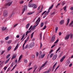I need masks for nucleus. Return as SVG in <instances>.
<instances>
[{
    "label": "nucleus",
    "instance_id": "7",
    "mask_svg": "<svg viewBox=\"0 0 73 73\" xmlns=\"http://www.w3.org/2000/svg\"><path fill=\"white\" fill-rule=\"evenodd\" d=\"M35 45V43L32 42L31 43L30 45V48H32V47H33Z\"/></svg>",
    "mask_w": 73,
    "mask_h": 73
},
{
    "label": "nucleus",
    "instance_id": "35",
    "mask_svg": "<svg viewBox=\"0 0 73 73\" xmlns=\"http://www.w3.org/2000/svg\"><path fill=\"white\" fill-rule=\"evenodd\" d=\"M47 62H46L42 66V67L44 66H45V65H46V64Z\"/></svg>",
    "mask_w": 73,
    "mask_h": 73
},
{
    "label": "nucleus",
    "instance_id": "12",
    "mask_svg": "<svg viewBox=\"0 0 73 73\" xmlns=\"http://www.w3.org/2000/svg\"><path fill=\"white\" fill-rule=\"evenodd\" d=\"M37 7V5L36 4H34L33 5V9H36Z\"/></svg>",
    "mask_w": 73,
    "mask_h": 73
},
{
    "label": "nucleus",
    "instance_id": "29",
    "mask_svg": "<svg viewBox=\"0 0 73 73\" xmlns=\"http://www.w3.org/2000/svg\"><path fill=\"white\" fill-rule=\"evenodd\" d=\"M11 55V54H8L6 57V58L7 59L9 57H10V56Z\"/></svg>",
    "mask_w": 73,
    "mask_h": 73
},
{
    "label": "nucleus",
    "instance_id": "46",
    "mask_svg": "<svg viewBox=\"0 0 73 73\" xmlns=\"http://www.w3.org/2000/svg\"><path fill=\"white\" fill-rule=\"evenodd\" d=\"M9 38V37L8 36H7V37L5 38V40H8Z\"/></svg>",
    "mask_w": 73,
    "mask_h": 73
},
{
    "label": "nucleus",
    "instance_id": "25",
    "mask_svg": "<svg viewBox=\"0 0 73 73\" xmlns=\"http://www.w3.org/2000/svg\"><path fill=\"white\" fill-rule=\"evenodd\" d=\"M58 27H56L55 29V33H57V30H58Z\"/></svg>",
    "mask_w": 73,
    "mask_h": 73
},
{
    "label": "nucleus",
    "instance_id": "3",
    "mask_svg": "<svg viewBox=\"0 0 73 73\" xmlns=\"http://www.w3.org/2000/svg\"><path fill=\"white\" fill-rule=\"evenodd\" d=\"M3 16L5 17H6V16H8V11L7 10H5L4 11L3 14Z\"/></svg>",
    "mask_w": 73,
    "mask_h": 73
},
{
    "label": "nucleus",
    "instance_id": "56",
    "mask_svg": "<svg viewBox=\"0 0 73 73\" xmlns=\"http://www.w3.org/2000/svg\"><path fill=\"white\" fill-rule=\"evenodd\" d=\"M35 55H33L32 56V58H35Z\"/></svg>",
    "mask_w": 73,
    "mask_h": 73
},
{
    "label": "nucleus",
    "instance_id": "52",
    "mask_svg": "<svg viewBox=\"0 0 73 73\" xmlns=\"http://www.w3.org/2000/svg\"><path fill=\"white\" fill-rule=\"evenodd\" d=\"M24 3V1H21L20 2V4H23Z\"/></svg>",
    "mask_w": 73,
    "mask_h": 73
},
{
    "label": "nucleus",
    "instance_id": "49",
    "mask_svg": "<svg viewBox=\"0 0 73 73\" xmlns=\"http://www.w3.org/2000/svg\"><path fill=\"white\" fill-rule=\"evenodd\" d=\"M32 68H33L31 67V68H29L28 69V71L30 70H31V69H32Z\"/></svg>",
    "mask_w": 73,
    "mask_h": 73
},
{
    "label": "nucleus",
    "instance_id": "14",
    "mask_svg": "<svg viewBox=\"0 0 73 73\" xmlns=\"http://www.w3.org/2000/svg\"><path fill=\"white\" fill-rule=\"evenodd\" d=\"M21 58H23V55H21L20 56L19 58V59L18 60L19 62H20V60H21Z\"/></svg>",
    "mask_w": 73,
    "mask_h": 73
},
{
    "label": "nucleus",
    "instance_id": "54",
    "mask_svg": "<svg viewBox=\"0 0 73 73\" xmlns=\"http://www.w3.org/2000/svg\"><path fill=\"white\" fill-rule=\"evenodd\" d=\"M42 43H40V48H42Z\"/></svg>",
    "mask_w": 73,
    "mask_h": 73
},
{
    "label": "nucleus",
    "instance_id": "63",
    "mask_svg": "<svg viewBox=\"0 0 73 73\" xmlns=\"http://www.w3.org/2000/svg\"><path fill=\"white\" fill-rule=\"evenodd\" d=\"M29 36L27 38L26 40H27V41H28V40H29Z\"/></svg>",
    "mask_w": 73,
    "mask_h": 73
},
{
    "label": "nucleus",
    "instance_id": "48",
    "mask_svg": "<svg viewBox=\"0 0 73 73\" xmlns=\"http://www.w3.org/2000/svg\"><path fill=\"white\" fill-rule=\"evenodd\" d=\"M17 25H18V24H17L14 25L13 26V27L15 28V27H16V26H17Z\"/></svg>",
    "mask_w": 73,
    "mask_h": 73
},
{
    "label": "nucleus",
    "instance_id": "10",
    "mask_svg": "<svg viewBox=\"0 0 73 73\" xmlns=\"http://www.w3.org/2000/svg\"><path fill=\"white\" fill-rule=\"evenodd\" d=\"M34 4L33 3H29V7H33V6Z\"/></svg>",
    "mask_w": 73,
    "mask_h": 73
},
{
    "label": "nucleus",
    "instance_id": "58",
    "mask_svg": "<svg viewBox=\"0 0 73 73\" xmlns=\"http://www.w3.org/2000/svg\"><path fill=\"white\" fill-rule=\"evenodd\" d=\"M17 66V65L16 64L15 65V66L13 67V69H15V68H16V66Z\"/></svg>",
    "mask_w": 73,
    "mask_h": 73
},
{
    "label": "nucleus",
    "instance_id": "6",
    "mask_svg": "<svg viewBox=\"0 0 73 73\" xmlns=\"http://www.w3.org/2000/svg\"><path fill=\"white\" fill-rule=\"evenodd\" d=\"M70 36V35L68 34L66 35V36L65 37V40H68L69 38V36Z\"/></svg>",
    "mask_w": 73,
    "mask_h": 73
},
{
    "label": "nucleus",
    "instance_id": "32",
    "mask_svg": "<svg viewBox=\"0 0 73 73\" xmlns=\"http://www.w3.org/2000/svg\"><path fill=\"white\" fill-rule=\"evenodd\" d=\"M59 41V40L58 39L54 43V44H57L58 42V41Z\"/></svg>",
    "mask_w": 73,
    "mask_h": 73
},
{
    "label": "nucleus",
    "instance_id": "40",
    "mask_svg": "<svg viewBox=\"0 0 73 73\" xmlns=\"http://www.w3.org/2000/svg\"><path fill=\"white\" fill-rule=\"evenodd\" d=\"M52 67H51V68H50L48 70V71L49 72H50V71L51 70V69H52Z\"/></svg>",
    "mask_w": 73,
    "mask_h": 73
},
{
    "label": "nucleus",
    "instance_id": "53",
    "mask_svg": "<svg viewBox=\"0 0 73 73\" xmlns=\"http://www.w3.org/2000/svg\"><path fill=\"white\" fill-rule=\"evenodd\" d=\"M42 12V9H40V11L39 12V13H41Z\"/></svg>",
    "mask_w": 73,
    "mask_h": 73
},
{
    "label": "nucleus",
    "instance_id": "11",
    "mask_svg": "<svg viewBox=\"0 0 73 73\" xmlns=\"http://www.w3.org/2000/svg\"><path fill=\"white\" fill-rule=\"evenodd\" d=\"M65 56H64L62 58H61L60 60V62H62L64 60V59H65Z\"/></svg>",
    "mask_w": 73,
    "mask_h": 73
},
{
    "label": "nucleus",
    "instance_id": "30",
    "mask_svg": "<svg viewBox=\"0 0 73 73\" xmlns=\"http://www.w3.org/2000/svg\"><path fill=\"white\" fill-rule=\"evenodd\" d=\"M11 49V46H9L8 48V50H10Z\"/></svg>",
    "mask_w": 73,
    "mask_h": 73
},
{
    "label": "nucleus",
    "instance_id": "38",
    "mask_svg": "<svg viewBox=\"0 0 73 73\" xmlns=\"http://www.w3.org/2000/svg\"><path fill=\"white\" fill-rule=\"evenodd\" d=\"M25 11V9H23V10H22V14H23L24 13V11Z\"/></svg>",
    "mask_w": 73,
    "mask_h": 73
},
{
    "label": "nucleus",
    "instance_id": "5",
    "mask_svg": "<svg viewBox=\"0 0 73 73\" xmlns=\"http://www.w3.org/2000/svg\"><path fill=\"white\" fill-rule=\"evenodd\" d=\"M57 54H55L54 55L53 58H52V59L53 60H55L57 58Z\"/></svg>",
    "mask_w": 73,
    "mask_h": 73
},
{
    "label": "nucleus",
    "instance_id": "21",
    "mask_svg": "<svg viewBox=\"0 0 73 73\" xmlns=\"http://www.w3.org/2000/svg\"><path fill=\"white\" fill-rule=\"evenodd\" d=\"M69 21H70V19H67V22L66 24V25H68V24L69 23Z\"/></svg>",
    "mask_w": 73,
    "mask_h": 73
},
{
    "label": "nucleus",
    "instance_id": "42",
    "mask_svg": "<svg viewBox=\"0 0 73 73\" xmlns=\"http://www.w3.org/2000/svg\"><path fill=\"white\" fill-rule=\"evenodd\" d=\"M46 11H44V12H43V13L42 14V15H44V14H45V13H46Z\"/></svg>",
    "mask_w": 73,
    "mask_h": 73
},
{
    "label": "nucleus",
    "instance_id": "13",
    "mask_svg": "<svg viewBox=\"0 0 73 73\" xmlns=\"http://www.w3.org/2000/svg\"><path fill=\"white\" fill-rule=\"evenodd\" d=\"M35 13V12H29L27 14V15H32L33 13Z\"/></svg>",
    "mask_w": 73,
    "mask_h": 73
},
{
    "label": "nucleus",
    "instance_id": "22",
    "mask_svg": "<svg viewBox=\"0 0 73 73\" xmlns=\"http://www.w3.org/2000/svg\"><path fill=\"white\" fill-rule=\"evenodd\" d=\"M30 25V24L29 23H28L26 25V29H28V27H29Z\"/></svg>",
    "mask_w": 73,
    "mask_h": 73
},
{
    "label": "nucleus",
    "instance_id": "37",
    "mask_svg": "<svg viewBox=\"0 0 73 73\" xmlns=\"http://www.w3.org/2000/svg\"><path fill=\"white\" fill-rule=\"evenodd\" d=\"M53 53L51 54L50 55V58H51L52 57V56H53Z\"/></svg>",
    "mask_w": 73,
    "mask_h": 73
},
{
    "label": "nucleus",
    "instance_id": "19",
    "mask_svg": "<svg viewBox=\"0 0 73 73\" xmlns=\"http://www.w3.org/2000/svg\"><path fill=\"white\" fill-rule=\"evenodd\" d=\"M56 65H57V63H56L55 64H54V65L53 66V68H52V71H53V70H54V67H55V66H56Z\"/></svg>",
    "mask_w": 73,
    "mask_h": 73
},
{
    "label": "nucleus",
    "instance_id": "61",
    "mask_svg": "<svg viewBox=\"0 0 73 73\" xmlns=\"http://www.w3.org/2000/svg\"><path fill=\"white\" fill-rule=\"evenodd\" d=\"M46 25H45L44 27V28L43 29V30H44V29H46Z\"/></svg>",
    "mask_w": 73,
    "mask_h": 73
},
{
    "label": "nucleus",
    "instance_id": "26",
    "mask_svg": "<svg viewBox=\"0 0 73 73\" xmlns=\"http://www.w3.org/2000/svg\"><path fill=\"white\" fill-rule=\"evenodd\" d=\"M70 64V61L69 60H67V65H68Z\"/></svg>",
    "mask_w": 73,
    "mask_h": 73
},
{
    "label": "nucleus",
    "instance_id": "8",
    "mask_svg": "<svg viewBox=\"0 0 73 73\" xmlns=\"http://www.w3.org/2000/svg\"><path fill=\"white\" fill-rule=\"evenodd\" d=\"M45 56V54H44L43 55L42 54L41 55H40L39 57V59H40V58H44V57Z\"/></svg>",
    "mask_w": 73,
    "mask_h": 73
},
{
    "label": "nucleus",
    "instance_id": "50",
    "mask_svg": "<svg viewBox=\"0 0 73 73\" xmlns=\"http://www.w3.org/2000/svg\"><path fill=\"white\" fill-rule=\"evenodd\" d=\"M60 3H58V4L57 5V6H56V8H57V7H58V6H59V5H60Z\"/></svg>",
    "mask_w": 73,
    "mask_h": 73
},
{
    "label": "nucleus",
    "instance_id": "9",
    "mask_svg": "<svg viewBox=\"0 0 73 73\" xmlns=\"http://www.w3.org/2000/svg\"><path fill=\"white\" fill-rule=\"evenodd\" d=\"M12 1L11 2H9L6 3V6H10L11 5V4L12 3Z\"/></svg>",
    "mask_w": 73,
    "mask_h": 73
},
{
    "label": "nucleus",
    "instance_id": "2",
    "mask_svg": "<svg viewBox=\"0 0 73 73\" xmlns=\"http://www.w3.org/2000/svg\"><path fill=\"white\" fill-rule=\"evenodd\" d=\"M55 35H53L52 36V37L51 38V42H54L55 41Z\"/></svg>",
    "mask_w": 73,
    "mask_h": 73
},
{
    "label": "nucleus",
    "instance_id": "17",
    "mask_svg": "<svg viewBox=\"0 0 73 73\" xmlns=\"http://www.w3.org/2000/svg\"><path fill=\"white\" fill-rule=\"evenodd\" d=\"M10 59H11V57L9 58L8 59L5 61V64L8 63V61H9V60H10Z\"/></svg>",
    "mask_w": 73,
    "mask_h": 73
},
{
    "label": "nucleus",
    "instance_id": "15",
    "mask_svg": "<svg viewBox=\"0 0 73 73\" xmlns=\"http://www.w3.org/2000/svg\"><path fill=\"white\" fill-rule=\"evenodd\" d=\"M64 21L63 20H62L60 22V25H62V24H63L64 23Z\"/></svg>",
    "mask_w": 73,
    "mask_h": 73
},
{
    "label": "nucleus",
    "instance_id": "34",
    "mask_svg": "<svg viewBox=\"0 0 73 73\" xmlns=\"http://www.w3.org/2000/svg\"><path fill=\"white\" fill-rule=\"evenodd\" d=\"M5 29L4 28V27H3L2 28V31L3 32H4L5 31Z\"/></svg>",
    "mask_w": 73,
    "mask_h": 73
},
{
    "label": "nucleus",
    "instance_id": "41",
    "mask_svg": "<svg viewBox=\"0 0 73 73\" xmlns=\"http://www.w3.org/2000/svg\"><path fill=\"white\" fill-rule=\"evenodd\" d=\"M37 68V67H36L35 68V70H34L33 72V73H34V72H35V71L36 70V69Z\"/></svg>",
    "mask_w": 73,
    "mask_h": 73
},
{
    "label": "nucleus",
    "instance_id": "62",
    "mask_svg": "<svg viewBox=\"0 0 73 73\" xmlns=\"http://www.w3.org/2000/svg\"><path fill=\"white\" fill-rule=\"evenodd\" d=\"M32 28V26H31L30 27V28H29V30H30V29H31V28Z\"/></svg>",
    "mask_w": 73,
    "mask_h": 73
},
{
    "label": "nucleus",
    "instance_id": "24",
    "mask_svg": "<svg viewBox=\"0 0 73 73\" xmlns=\"http://www.w3.org/2000/svg\"><path fill=\"white\" fill-rule=\"evenodd\" d=\"M24 37H25V34H23V36H22V37L21 38V40H23V39L24 38Z\"/></svg>",
    "mask_w": 73,
    "mask_h": 73
},
{
    "label": "nucleus",
    "instance_id": "60",
    "mask_svg": "<svg viewBox=\"0 0 73 73\" xmlns=\"http://www.w3.org/2000/svg\"><path fill=\"white\" fill-rule=\"evenodd\" d=\"M5 52V51H2V53H1V54H3Z\"/></svg>",
    "mask_w": 73,
    "mask_h": 73
},
{
    "label": "nucleus",
    "instance_id": "18",
    "mask_svg": "<svg viewBox=\"0 0 73 73\" xmlns=\"http://www.w3.org/2000/svg\"><path fill=\"white\" fill-rule=\"evenodd\" d=\"M19 44H18L16 46L15 48L14 49V51H15V50H16V49H17V48H18V47H19Z\"/></svg>",
    "mask_w": 73,
    "mask_h": 73
},
{
    "label": "nucleus",
    "instance_id": "57",
    "mask_svg": "<svg viewBox=\"0 0 73 73\" xmlns=\"http://www.w3.org/2000/svg\"><path fill=\"white\" fill-rule=\"evenodd\" d=\"M7 66L5 67L4 68V69L5 70L7 69Z\"/></svg>",
    "mask_w": 73,
    "mask_h": 73
},
{
    "label": "nucleus",
    "instance_id": "4",
    "mask_svg": "<svg viewBox=\"0 0 73 73\" xmlns=\"http://www.w3.org/2000/svg\"><path fill=\"white\" fill-rule=\"evenodd\" d=\"M38 25V23H36V24L35 25H34L32 28V29H31V30H32V31H33L35 29V28L36 27L37 25Z\"/></svg>",
    "mask_w": 73,
    "mask_h": 73
},
{
    "label": "nucleus",
    "instance_id": "64",
    "mask_svg": "<svg viewBox=\"0 0 73 73\" xmlns=\"http://www.w3.org/2000/svg\"><path fill=\"white\" fill-rule=\"evenodd\" d=\"M72 66V64L71 63L69 65V67H70Z\"/></svg>",
    "mask_w": 73,
    "mask_h": 73
},
{
    "label": "nucleus",
    "instance_id": "16",
    "mask_svg": "<svg viewBox=\"0 0 73 73\" xmlns=\"http://www.w3.org/2000/svg\"><path fill=\"white\" fill-rule=\"evenodd\" d=\"M40 18H39L38 20H37L36 23V24H37V23H38L40 21Z\"/></svg>",
    "mask_w": 73,
    "mask_h": 73
},
{
    "label": "nucleus",
    "instance_id": "31",
    "mask_svg": "<svg viewBox=\"0 0 73 73\" xmlns=\"http://www.w3.org/2000/svg\"><path fill=\"white\" fill-rule=\"evenodd\" d=\"M33 35H34V32H33L31 34V38H32L33 37Z\"/></svg>",
    "mask_w": 73,
    "mask_h": 73
},
{
    "label": "nucleus",
    "instance_id": "45",
    "mask_svg": "<svg viewBox=\"0 0 73 73\" xmlns=\"http://www.w3.org/2000/svg\"><path fill=\"white\" fill-rule=\"evenodd\" d=\"M25 43H24L23 45V49H25V48H24V45H25Z\"/></svg>",
    "mask_w": 73,
    "mask_h": 73
},
{
    "label": "nucleus",
    "instance_id": "44",
    "mask_svg": "<svg viewBox=\"0 0 73 73\" xmlns=\"http://www.w3.org/2000/svg\"><path fill=\"white\" fill-rule=\"evenodd\" d=\"M27 7L26 5H25L24 7V9H25H25H27Z\"/></svg>",
    "mask_w": 73,
    "mask_h": 73
},
{
    "label": "nucleus",
    "instance_id": "39",
    "mask_svg": "<svg viewBox=\"0 0 73 73\" xmlns=\"http://www.w3.org/2000/svg\"><path fill=\"white\" fill-rule=\"evenodd\" d=\"M70 38L71 39H72V37H73V35H72V34H70Z\"/></svg>",
    "mask_w": 73,
    "mask_h": 73
},
{
    "label": "nucleus",
    "instance_id": "20",
    "mask_svg": "<svg viewBox=\"0 0 73 73\" xmlns=\"http://www.w3.org/2000/svg\"><path fill=\"white\" fill-rule=\"evenodd\" d=\"M16 55H14L13 56L12 58H11V60H13V59H14L15 58H16Z\"/></svg>",
    "mask_w": 73,
    "mask_h": 73
},
{
    "label": "nucleus",
    "instance_id": "27",
    "mask_svg": "<svg viewBox=\"0 0 73 73\" xmlns=\"http://www.w3.org/2000/svg\"><path fill=\"white\" fill-rule=\"evenodd\" d=\"M12 42V40H9V41H8L7 42V43H8V44H11V42Z\"/></svg>",
    "mask_w": 73,
    "mask_h": 73
},
{
    "label": "nucleus",
    "instance_id": "33",
    "mask_svg": "<svg viewBox=\"0 0 73 73\" xmlns=\"http://www.w3.org/2000/svg\"><path fill=\"white\" fill-rule=\"evenodd\" d=\"M28 47V44H27L26 45V46H25V48H24L25 49H27V48Z\"/></svg>",
    "mask_w": 73,
    "mask_h": 73
},
{
    "label": "nucleus",
    "instance_id": "47",
    "mask_svg": "<svg viewBox=\"0 0 73 73\" xmlns=\"http://www.w3.org/2000/svg\"><path fill=\"white\" fill-rule=\"evenodd\" d=\"M66 6H65L63 8V9H64V10L65 11V10H66Z\"/></svg>",
    "mask_w": 73,
    "mask_h": 73
},
{
    "label": "nucleus",
    "instance_id": "59",
    "mask_svg": "<svg viewBox=\"0 0 73 73\" xmlns=\"http://www.w3.org/2000/svg\"><path fill=\"white\" fill-rule=\"evenodd\" d=\"M73 24V21H72L71 23H70V24L69 25V26H70L71 25H72V24Z\"/></svg>",
    "mask_w": 73,
    "mask_h": 73
},
{
    "label": "nucleus",
    "instance_id": "36",
    "mask_svg": "<svg viewBox=\"0 0 73 73\" xmlns=\"http://www.w3.org/2000/svg\"><path fill=\"white\" fill-rule=\"evenodd\" d=\"M42 52H41V51H40V52H39V56H40V55H42Z\"/></svg>",
    "mask_w": 73,
    "mask_h": 73
},
{
    "label": "nucleus",
    "instance_id": "51",
    "mask_svg": "<svg viewBox=\"0 0 73 73\" xmlns=\"http://www.w3.org/2000/svg\"><path fill=\"white\" fill-rule=\"evenodd\" d=\"M49 72L48 71H46L44 72H43V73H49Z\"/></svg>",
    "mask_w": 73,
    "mask_h": 73
},
{
    "label": "nucleus",
    "instance_id": "23",
    "mask_svg": "<svg viewBox=\"0 0 73 73\" xmlns=\"http://www.w3.org/2000/svg\"><path fill=\"white\" fill-rule=\"evenodd\" d=\"M24 61L25 63H26L27 64V62H28V60L26 59H24Z\"/></svg>",
    "mask_w": 73,
    "mask_h": 73
},
{
    "label": "nucleus",
    "instance_id": "1",
    "mask_svg": "<svg viewBox=\"0 0 73 73\" xmlns=\"http://www.w3.org/2000/svg\"><path fill=\"white\" fill-rule=\"evenodd\" d=\"M53 5L52 4L51 7H49V8L48 9V11H47L46 13L44 14L45 15H48V14L49 13V12H50V11H49L50 9H52V8H53Z\"/></svg>",
    "mask_w": 73,
    "mask_h": 73
},
{
    "label": "nucleus",
    "instance_id": "28",
    "mask_svg": "<svg viewBox=\"0 0 73 73\" xmlns=\"http://www.w3.org/2000/svg\"><path fill=\"white\" fill-rule=\"evenodd\" d=\"M44 25V23H41L40 24V27L41 28L42 27V26Z\"/></svg>",
    "mask_w": 73,
    "mask_h": 73
},
{
    "label": "nucleus",
    "instance_id": "55",
    "mask_svg": "<svg viewBox=\"0 0 73 73\" xmlns=\"http://www.w3.org/2000/svg\"><path fill=\"white\" fill-rule=\"evenodd\" d=\"M53 51V50H51L50 51L49 53H51Z\"/></svg>",
    "mask_w": 73,
    "mask_h": 73
},
{
    "label": "nucleus",
    "instance_id": "43",
    "mask_svg": "<svg viewBox=\"0 0 73 73\" xmlns=\"http://www.w3.org/2000/svg\"><path fill=\"white\" fill-rule=\"evenodd\" d=\"M56 46V44H54V45H52V47H51V49L53 48H54V46Z\"/></svg>",
    "mask_w": 73,
    "mask_h": 73
}]
</instances>
